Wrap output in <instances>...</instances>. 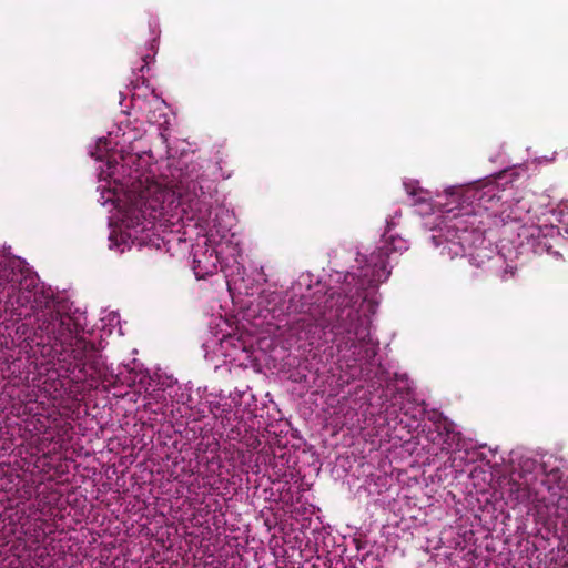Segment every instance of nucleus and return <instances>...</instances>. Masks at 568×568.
Listing matches in <instances>:
<instances>
[{
	"mask_svg": "<svg viewBox=\"0 0 568 568\" xmlns=\"http://www.w3.org/2000/svg\"><path fill=\"white\" fill-rule=\"evenodd\" d=\"M37 322H30L31 341L38 346H60L67 371L78 379L95 383L109 382V368L94 343L78 335V324L70 315L65 300H53L51 294L39 293L36 298ZM30 338V336H28Z\"/></svg>",
	"mask_w": 568,
	"mask_h": 568,
	"instance_id": "nucleus-1",
	"label": "nucleus"
},
{
	"mask_svg": "<svg viewBox=\"0 0 568 568\" xmlns=\"http://www.w3.org/2000/svg\"><path fill=\"white\" fill-rule=\"evenodd\" d=\"M344 281L339 291L332 292L326 298L324 316L328 322L334 323V329L353 335L356 339L353 346L362 348L359 358L371 362L377 355L378 345L371 338L368 321L355 307L361 298L359 291L363 290L364 284L362 283L359 287H352L356 276L349 273L345 275Z\"/></svg>",
	"mask_w": 568,
	"mask_h": 568,
	"instance_id": "nucleus-2",
	"label": "nucleus"
},
{
	"mask_svg": "<svg viewBox=\"0 0 568 568\" xmlns=\"http://www.w3.org/2000/svg\"><path fill=\"white\" fill-rule=\"evenodd\" d=\"M39 293L60 300L50 287L39 286L38 276L20 258L0 257V302L6 303L12 316L37 322L34 301Z\"/></svg>",
	"mask_w": 568,
	"mask_h": 568,
	"instance_id": "nucleus-3",
	"label": "nucleus"
},
{
	"mask_svg": "<svg viewBox=\"0 0 568 568\" xmlns=\"http://www.w3.org/2000/svg\"><path fill=\"white\" fill-rule=\"evenodd\" d=\"M532 486L510 478H505L500 483L499 495L507 505L513 508L518 505H532L539 514L544 510L546 515L558 514L559 508H568V497L562 495V489L557 483L560 479L559 470H551Z\"/></svg>",
	"mask_w": 568,
	"mask_h": 568,
	"instance_id": "nucleus-4",
	"label": "nucleus"
},
{
	"mask_svg": "<svg viewBox=\"0 0 568 568\" xmlns=\"http://www.w3.org/2000/svg\"><path fill=\"white\" fill-rule=\"evenodd\" d=\"M405 250H407L405 240L390 236L389 240H385L381 246L373 251L366 266L362 270V275L367 278V284L377 286L385 282L390 275L393 255L400 254Z\"/></svg>",
	"mask_w": 568,
	"mask_h": 568,
	"instance_id": "nucleus-5",
	"label": "nucleus"
},
{
	"mask_svg": "<svg viewBox=\"0 0 568 568\" xmlns=\"http://www.w3.org/2000/svg\"><path fill=\"white\" fill-rule=\"evenodd\" d=\"M428 419L433 422L436 432V437H433L432 442L440 443L443 452L448 453L454 447L459 446L462 434L454 429V425L442 413L433 412Z\"/></svg>",
	"mask_w": 568,
	"mask_h": 568,
	"instance_id": "nucleus-6",
	"label": "nucleus"
},
{
	"mask_svg": "<svg viewBox=\"0 0 568 568\" xmlns=\"http://www.w3.org/2000/svg\"><path fill=\"white\" fill-rule=\"evenodd\" d=\"M108 152V140L100 139L95 145V151L91 153L98 161H106L108 165L111 166L112 162L106 154Z\"/></svg>",
	"mask_w": 568,
	"mask_h": 568,
	"instance_id": "nucleus-7",
	"label": "nucleus"
},
{
	"mask_svg": "<svg viewBox=\"0 0 568 568\" xmlns=\"http://www.w3.org/2000/svg\"><path fill=\"white\" fill-rule=\"evenodd\" d=\"M417 193H418L417 195L412 197V204L413 205L423 204V203H426L429 200V192L428 191L423 189L422 191H417Z\"/></svg>",
	"mask_w": 568,
	"mask_h": 568,
	"instance_id": "nucleus-8",
	"label": "nucleus"
},
{
	"mask_svg": "<svg viewBox=\"0 0 568 568\" xmlns=\"http://www.w3.org/2000/svg\"><path fill=\"white\" fill-rule=\"evenodd\" d=\"M404 189L410 197L417 195V191L423 190L422 187L418 186L416 182H404Z\"/></svg>",
	"mask_w": 568,
	"mask_h": 568,
	"instance_id": "nucleus-9",
	"label": "nucleus"
},
{
	"mask_svg": "<svg viewBox=\"0 0 568 568\" xmlns=\"http://www.w3.org/2000/svg\"><path fill=\"white\" fill-rule=\"evenodd\" d=\"M460 224H462V221H456L453 225V227H455L456 230H460Z\"/></svg>",
	"mask_w": 568,
	"mask_h": 568,
	"instance_id": "nucleus-10",
	"label": "nucleus"
},
{
	"mask_svg": "<svg viewBox=\"0 0 568 568\" xmlns=\"http://www.w3.org/2000/svg\"><path fill=\"white\" fill-rule=\"evenodd\" d=\"M143 60H144L145 64L141 67V69H140L141 71H143V70H144V68H145V67H146V64H148V62H146V58H144Z\"/></svg>",
	"mask_w": 568,
	"mask_h": 568,
	"instance_id": "nucleus-11",
	"label": "nucleus"
},
{
	"mask_svg": "<svg viewBox=\"0 0 568 568\" xmlns=\"http://www.w3.org/2000/svg\"><path fill=\"white\" fill-rule=\"evenodd\" d=\"M392 229V224L389 222H387V231H390Z\"/></svg>",
	"mask_w": 568,
	"mask_h": 568,
	"instance_id": "nucleus-12",
	"label": "nucleus"
}]
</instances>
